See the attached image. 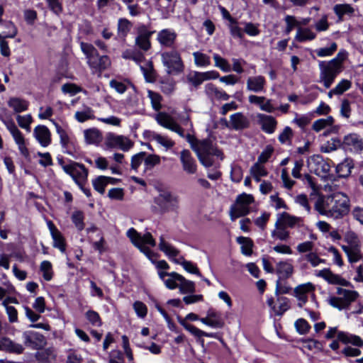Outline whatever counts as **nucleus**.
Instances as JSON below:
<instances>
[{"mask_svg": "<svg viewBox=\"0 0 363 363\" xmlns=\"http://www.w3.org/2000/svg\"><path fill=\"white\" fill-rule=\"evenodd\" d=\"M315 209L320 215L339 219L348 214L350 201L344 193L335 192L329 195H320L315 203Z\"/></svg>", "mask_w": 363, "mask_h": 363, "instance_id": "f257e3e1", "label": "nucleus"}, {"mask_svg": "<svg viewBox=\"0 0 363 363\" xmlns=\"http://www.w3.org/2000/svg\"><path fill=\"white\" fill-rule=\"evenodd\" d=\"M63 171L72 179L75 184L88 199L91 197L90 188L86 186L89 171L84 164L69 160L67 165L63 166Z\"/></svg>", "mask_w": 363, "mask_h": 363, "instance_id": "f03ea898", "label": "nucleus"}, {"mask_svg": "<svg viewBox=\"0 0 363 363\" xmlns=\"http://www.w3.org/2000/svg\"><path fill=\"white\" fill-rule=\"evenodd\" d=\"M159 195L154 199V203L162 213L177 212L179 208L180 199L178 195L163 188H158Z\"/></svg>", "mask_w": 363, "mask_h": 363, "instance_id": "7ed1b4c3", "label": "nucleus"}, {"mask_svg": "<svg viewBox=\"0 0 363 363\" xmlns=\"http://www.w3.org/2000/svg\"><path fill=\"white\" fill-rule=\"evenodd\" d=\"M161 59L168 74L178 75L184 72L185 66L180 52L176 48L163 52Z\"/></svg>", "mask_w": 363, "mask_h": 363, "instance_id": "20e7f679", "label": "nucleus"}, {"mask_svg": "<svg viewBox=\"0 0 363 363\" xmlns=\"http://www.w3.org/2000/svg\"><path fill=\"white\" fill-rule=\"evenodd\" d=\"M336 294L340 296H332L329 299V303L333 308L341 311L347 309L351 303L359 297V293L357 291L345 289L341 287L337 288Z\"/></svg>", "mask_w": 363, "mask_h": 363, "instance_id": "39448f33", "label": "nucleus"}, {"mask_svg": "<svg viewBox=\"0 0 363 363\" xmlns=\"http://www.w3.org/2000/svg\"><path fill=\"white\" fill-rule=\"evenodd\" d=\"M320 82L328 89L334 83L336 77L342 72V69L332 64L329 61H320Z\"/></svg>", "mask_w": 363, "mask_h": 363, "instance_id": "423d86ee", "label": "nucleus"}, {"mask_svg": "<svg viewBox=\"0 0 363 363\" xmlns=\"http://www.w3.org/2000/svg\"><path fill=\"white\" fill-rule=\"evenodd\" d=\"M50 121L54 125L56 132L60 137V145L62 148L65 150L64 152L76 157V155L79 150V147L78 146L76 140L70 138L66 130L62 128L61 125L54 119H50Z\"/></svg>", "mask_w": 363, "mask_h": 363, "instance_id": "0eeeda50", "label": "nucleus"}, {"mask_svg": "<svg viewBox=\"0 0 363 363\" xmlns=\"http://www.w3.org/2000/svg\"><path fill=\"white\" fill-rule=\"evenodd\" d=\"M23 344L32 350H42L47 345L45 337L35 330H26L22 334Z\"/></svg>", "mask_w": 363, "mask_h": 363, "instance_id": "6e6552de", "label": "nucleus"}, {"mask_svg": "<svg viewBox=\"0 0 363 363\" xmlns=\"http://www.w3.org/2000/svg\"><path fill=\"white\" fill-rule=\"evenodd\" d=\"M155 30H148L147 26L140 24L137 28L138 35L135 38L136 45L142 50L147 52L151 48L150 38Z\"/></svg>", "mask_w": 363, "mask_h": 363, "instance_id": "1a4fd4ad", "label": "nucleus"}, {"mask_svg": "<svg viewBox=\"0 0 363 363\" xmlns=\"http://www.w3.org/2000/svg\"><path fill=\"white\" fill-rule=\"evenodd\" d=\"M106 144L108 147H118L124 152L128 151L134 145V143L129 138L113 133H109L107 135Z\"/></svg>", "mask_w": 363, "mask_h": 363, "instance_id": "9d476101", "label": "nucleus"}, {"mask_svg": "<svg viewBox=\"0 0 363 363\" xmlns=\"http://www.w3.org/2000/svg\"><path fill=\"white\" fill-rule=\"evenodd\" d=\"M343 149L354 153L363 151V139L357 133H349L342 140Z\"/></svg>", "mask_w": 363, "mask_h": 363, "instance_id": "9b49d317", "label": "nucleus"}, {"mask_svg": "<svg viewBox=\"0 0 363 363\" xmlns=\"http://www.w3.org/2000/svg\"><path fill=\"white\" fill-rule=\"evenodd\" d=\"M48 226L53 240V247L58 249L62 253L65 252L67 249V242L62 233L51 220L48 223Z\"/></svg>", "mask_w": 363, "mask_h": 363, "instance_id": "f8f14e48", "label": "nucleus"}, {"mask_svg": "<svg viewBox=\"0 0 363 363\" xmlns=\"http://www.w3.org/2000/svg\"><path fill=\"white\" fill-rule=\"evenodd\" d=\"M177 38V33L170 28H164L158 32L157 40L162 47L175 48L174 44Z\"/></svg>", "mask_w": 363, "mask_h": 363, "instance_id": "ddd939ff", "label": "nucleus"}, {"mask_svg": "<svg viewBox=\"0 0 363 363\" xmlns=\"http://www.w3.org/2000/svg\"><path fill=\"white\" fill-rule=\"evenodd\" d=\"M230 130H242L250 125V121L242 112L235 113L230 116Z\"/></svg>", "mask_w": 363, "mask_h": 363, "instance_id": "4468645a", "label": "nucleus"}, {"mask_svg": "<svg viewBox=\"0 0 363 363\" xmlns=\"http://www.w3.org/2000/svg\"><path fill=\"white\" fill-rule=\"evenodd\" d=\"M259 124L262 131L267 134H272L275 132L277 126V121L270 115L259 113L257 115Z\"/></svg>", "mask_w": 363, "mask_h": 363, "instance_id": "2eb2a0df", "label": "nucleus"}, {"mask_svg": "<svg viewBox=\"0 0 363 363\" xmlns=\"http://www.w3.org/2000/svg\"><path fill=\"white\" fill-rule=\"evenodd\" d=\"M33 135L42 147H48L52 142L51 133L44 125H38L34 128Z\"/></svg>", "mask_w": 363, "mask_h": 363, "instance_id": "dca6fc26", "label": "nucleus"}, {"mask_svg": "<svg viewBox=\"0 0 363 363\" xmlns=\"http://www.w3.org/2000/svg\"><path fill=\"white\" fill-rule=\"evenodd\" d=\"M180 161L185 172L191 174L196 173L197 167L196 160L189 150L184 149L181 152Z\"/></svg>", "mask_w": 363, "mask_h": 363, "instance_id": "f3484780", "label": "nucleus"}, {"mask_svg": "<svg viewBox=\"0 0 363 363\" xmlns=\"http://www.w3.org/2000/svg\"><path fill=\"white\" fill-rule=\"evenodd\" d=\"M301 220V218L292 216L287 212H282L278 214V218L275 223L276 228H280L279 226L286 228H294Z\"/></svg>", "mask_w": 363, "mask_h": 363, "instance_id": "a211bd4d", "label": "nucleus"}, {"mask_svg": "<svg viewBox=\"0 0 363 363\" xmlns=\"http://www.w3.org/2000/svg\"><path fill=\"white\" fill-rule=\"evenodd\" d=\"M24 347L19 343H17L9 337H3L1 339V348L0 350L16 354H23L24 352Z\"/></svg>", "mask_w": 363, "mask_h": 363, "instance_id": "6ab92c4d", "label": "nucleus"}, {"mask_svg": "<svg viewBox=\"0 0 363 363\" xmlns=\"http://www.w3.org/2000/svg\"><path fill=\"white\" fill-rule=\"evenodd\" d=\"M176 279L180 282L178 285L179 291L182 294H194L196 291V284L193 281L186 279L179 274H172Z\"/></svg>", "mask_w": 363, "mask_h": 363, "instance_id": "aec40b11", "label": "nucleus"}, {"mask_svg": "<svg viewBox=\"0 0 363 363\" xmlns=\"http://www.w3.org/2000/svg\"><path fill=\"white\" fill-rule=\"evenodd\" d=\"M265 84V78L262 75L250 77L247 80V89L259 93L264 90Z\"/></svg>", "mask_w": 363, "mask_h": 363, "instance_id": "412c9836", "label": "nucleus"}, {"mask_svg": "<svg viewBox=\"0 0 363 363\" xmlns=\"http://www.w3.org/2000/svg\"><path fill=\"white\" fill-rule=\"evenodd\" d=\"M337 337L338 340L344 344H351L358 347H363V340L358 335L340 331L337 333Z\"/></svg>", "mask_w": 363, "mask_h": 363, "instance_id": "4be33fe9", "label": "nucleus"}, {"mask_svg": "<svg viewBox=\"0 0 363 363\" xmlns=\"http://www.w3.org/2000/svg\"><path fill=\"white\" fill-rule=\"evenodd\" d=\"M354 166V160L352 158H345L344 161L336 166V172L338 177L340 178H345L350 176Z\"/></svg>", "mask_w": 363, "mask_h": 363, "instance_id": "5701e85b", "label": "nucleus"}, {"mask_svg": "<svg viewBox=\"0 0 363 363\" xmlns=\"http://www.w3.org/2000/svg\"><path fill=\"white\" fill-rule=\"evenodd\" d=\"M88 64L91 68L101 72L108 68L111 65V61L108 55L100 56L99 55V57H95L92 60L88 62Z\"/></svg>", "mask_w": 363, "mask_h": 363, "instance_id": "b1692460", "label": "nucleus"}, {"mask_svg": "<svg viewBox=\"0 0 363 363\" xmlns=\"http://www.w3.org/2000/svg\"><path fill=\"white\" fill-rule=\"evenodd\" d=\"M315 290L314 284L311 282H307L297 286L294 290V296L298 301H304L308 297V293H313Z\"/></svg>", "mask_w": 363, "mask_h": 363, "instance_id": "393cba45", "label": "nucleus"}, {"mask_svg": "<svg viewBox=\"0 0 363 363\" xmlns=\"http://www.w3.org/2000/svg\"><path fill=\"white\" fill-rule=\"evenodd\" d=\"M334 13L337 16L338 21H343L344 16L347 15L351 17L354 15V9L349 4H339L335 5L333 8Z\"/></svg>", "mask_w": 363, "mask_h": 363, "instance_id": "a878e982", "label": "nucleus"}, {"mask_svg": "<svg viewBox=\"0 0 363 363\" xmlns=\"http://www.w3.org/2000/svg\"><path fill=\"white\" fill-rule=\"evenodd\" d=\"M8 106L12 108L16 113H21L28 109L29 102L18 97H11L8 101Z\"/></svg>", "mask_w": 363, "mask_h": 363, "instance_id": "bb28decb", "label": "nucleus"}, {"mask_svg": "<svg viewBox=\"0 0 363 363\" xmlns=\"http://www.w3.org/2000/svg\"><path fill=\"white\" fill-rule=\"evenodd\" d=\"M342 249L347 255L348 261L350 263L357 262L362 258L361 246L356 247L354 245L353 247H347L346 245H342Z\"/></svg>", "mask_w": 363, "mask_h": 363, "instance_id": "cd10ccee", "label": "nucleus"}, {"mask_svg": "<svg viewBox=\"0 0 363 363\" xmlns=\"http://www.w3.org/2000/svg\"><path fill=\"white\" fill-rule=\"evenodd\" d=\"M173 262L177 264L182 265L187 272L202 277V274L197 265L191 261L186 260L184 257H181L179 259H174Z\"/></svg>", "mask_w": 363, "mask_h": 363, "instance_id": "c85d7f7f", "label": "nucleus"}, {"mask_svg": "<svg viewBox=\"0 0 363 363\" xmlns=\"http://www.w3.org/2000/svg\"><path fill=\"white\" fill-rule=\"evenodd\" d=\"M294 272V267L291 264L281 261L277 264V274H279V279H286L289 278Z\"/></svg>", "mask_w": 363, "mask_h": 363, "instance_id": "c756f323", "label": "nucleus"}, {"mask_svg": "<svg viewBox=\"0 0 363 363\" xmlns=\"http://www.w3.org/2000/svg\"><path fill=\"white\" fill-rule=\"evenodd\" d=\"M316 38V34L308 28L298 27L295 40L299 43H303L308 40H313Z\"/></svg>", "mask_w": 363, "mask_h": 363, "instance_id": "7c9ffc66", "label": "nucleus"}, {"mask_svg": "<svg viewBox=\"0 0 363 363\" xmlns=\"http://www.w3.org/2000/svg\"><path fill=\"white\" fill-rule=\"evenodd\" d=\"M317 276L324 279L330 284L338 285L340 275L334 274L330 269L325 268L318 272Z\"/></svg>", "mask_w": 363, "mask_h": 363, "instance_id": "2f4dec72", "label": "nucleus"}, {"mask_svg": "<svg viewBox=\"0 0 363 363\" xmlns=\"http://www.w3.org/2000/svg\"><path fill=\"white\" fill-rule=\"evenodd\" d=\"M237 242L241 245V252L243 255L246 256L252 255L254 242L251 238L239 236L237 238Z\"/></svg>", "mask_w": 363, "mask_h": 363, "instance_id": "473e14b6", "label": "nucleus"}, {"mask_svg": "<svg viewBox=\"0 0 363 363\" xmlns=\"http://www.w3.org/2000/svg\"><path fill=\"white\" fill-rule=\"evenodd\" d=\"M84 138L88 144H98L101 140V132L96 128H90L84 131Z\"/></svg>", "mask_w": 363, "mask_h": 363, "instance_id": "72a5a7b5", "label": "nucleus"}, {"mask_svg": "<svg viewBox=\"0 0 363 363\" xmlns=\"http://www.w3.org/2000/svg\"><path fill=\"white\" fill-rule=\"evenodd\" d=\"M250 213V208H246L240 205H233L230 207V220L234 221L235 219L245 216Z\"/></svg>", "mask_w": 363, "mask_h": 363, "instance_id": "f704fd0d", "label": "nucleus"}, {"mask_svg": "<svg viewBox=\"0 0 363 363\" xmlns=\"http://www.w3.org/2000/svg\"><path fill=\"white\" fill-rule=\"evenodd\" d=\"M159 247L160 250L164 252L169 257L176 259L175 257H177L179 254V250H178L169 243L167 242L162 237L160 238Z\"/></svg>", "mask_w": 363, "mask_h": 363, "instance_id": "c9c22d12", "label": "nucleus"}, {"mask_svg": "<svg viewBox=\"0 0 363 363\" xmlns=\"http://www.w3.org/2000/svg\"><path fill=\"white\" fill-rule=\"evenodd\" d=\"M80 48L82 52L88 59V62L92 60L95 57H99V52L92 44L81 42Z\"/></svg>", "mask_w": 363, "mask_h": 363, "instance_id": "e433bc0d", "label": "nucleus"}, {"mask_svg": "<svg viewBox=\"0 0 363 363\" xmlns=\"http://www.w3.org/2000/svg\"><path fill=\"white\" fill-rule=\"evenodd\" d=\"M71 220L79 231H82L84 229V214L82 211L77 210L74 211L72 214Z\"/></svg>", "mask_w": 363, "mask_h": 363, "instance_id": "4c0bfd02", "label": "nucleus"}, {"mask_svg": "<svg viewBox=\"0 0 363 363\" xmlns=\"http://www.w3.org/2000/svg\"><path fill=\"white\" fill-rule=\"evenodd\" d=\"M176 82L173 79L164 78L160 80V89L165 95L172 94L175 89Z\"/></svg>", "mask_w": 363, "mask_h": 363, "instance_id": "58836bf2", "label": "nucleus"}, {"mask_svg": "<svg viewBox=\"0 0 363 363\" xmlns=\"http://www.w3.org/2000/svg\"><path fill=\"white\" fill-rule=\"evenodd\" d=\"M85 318L89 323L95 327H101L103 325V321L99 313L92 309L88 310L85 313Z\"/></svg>", "mask_w": 363, "mask_h": 363, "instance_id": "ea45409f", "label": "nucleus"}, {"mask_svg": "<svg viewBox=\"0 0 363 363\" xmlns=\"http://www.w3.org/2000/svg\"><path fill=\"white\" fill-rule=\"evenodd\" d=\"M338 147L343 149L342 140L339 138H333L331 141H328L326 145L321 147L320 150L322 152L328 153L337 150Z\"/></svg>", "mask_w": 363, "mask_h": 363, "instance_id": "a19ab883", "label": "nucleus"}, {"mask_svg": "<svg viewBox=\"0 0 363 363\" xmlns=\"http://www.w3.org/2000/svg\"><path fill=\"white\" fill-rule=\"evenodd\" d=\"M131 27V23L127 18H120L118 21V35L120 38H125Z\"/></svg>", "mask_w": 363, "mask_h": 363, "instance_id": "79ce46f5", "label": "nucleus"}, {"mask_svg": "<svg viewBox=\"0 0 363 363\" xmlns=\"http://www.w3.org/2000/svg\"><path fill=\"white\" fill-rule=\"evenodd\" d=\"M74 118L79 123H84L88 120H93L95 118L94 111L90 107H86L84 111H77Z\"/></svg>", "mask_w": 363, "mask_h": 363, "instance_id": "37998d69", "label": "nucleus"}, {"mask_svg": "<svg viewBox=\"0 0 363 363\" xmlns=\"http://www.w3.org/2000/svg\"><path fill=\"white\" fill-rule=\"evenodd\" d=\"M145 133H151L152 135V140L157 141L159 144L167 149L172 148L174 145V142L169 139L167 137L162 136L155 132L146 131Z\"/></svg>", "mask_w": 363, "mask_h": 363, "instance_id": "c03bdc74", "label": "nucleus"}, {"mask_svg": "<svg viewBox=\"0 0 363 363\" xmlns=\"http://www.w3.org/2000/svg\"><path fill=\"white\" fill-rule=\"evenodd\" d=\"M40 269L45 281H50L53 277L52 265L50 261L44 260L40 263Z\"/></svg>", "mask_w": 363, "mask_h": 363, "instance_id": "a18cd8bd", "label": "nucleus"}, {"mask_svg": "<svg viewBox=\"0 0 363 363\" xmlns=\"http://www.w3.org/2000/svg\"><path fill=\"white\" fill-rule=\"evenodd\" d=\"M149 67H140L145 80L148 83H154L156 81V71L154 69L152 62L148 63Z\"/></svg>", "mask_w": 363, "mask_h": 363, "instance_id": "49530a36", "label": "nucleus"}, {"mask_svg": "<svg viewBox=\"0 0 363 363\" xmlns=\"http://www.w3.org/2000/svg\"><path fill=\"white\" fill-rule=\"evenodd\" d=\"M194 63L198 67H207L211 65V59L208 55L201 52L193 53Z\"/></svg>", "mask_w": 363, "mask_h": 363, "instance_id": "de8ad7c7", "label": "nucleus"}, {"mask_svg": "<svg viewBox=\"0 0 363 363\" xmlns=\"http://www.w3.org/2000/svg\"><path fill=\"white\" fill-rule=\"evenodd\" d=\"M92 185L95 191L103 195L105 193L107 183L105 180V176L100 175L92 179Z\"/></svg>", "mask_w": 363, "mask_h": 363, "instance_id": "09e8293b", "label": "nucleus"}, {"mask_svg": "<svg viewBox=\"0 0 363 363\" xmlns=\"http://www.w3.org/2000/svg\"><path fill=\"white\" fill-rule=\"evenodd\" d=\"M255 202V198L252 194L242 193L238 195L235 200L237 205H240L246 208H250V205Z\"/></svg>", "mask_w": 363, "mask_h": 363, "instance_id": "8fccbe9b", "label": "nucleus"}, {"mask_svg": "<svg viewBox=\"0 0 363 363\" xmlns=\"http://www.w3.org/2000/svg\"><path fill=\"white\" fill-rule=\"evenodd\" d=\"M201 72L194 71L193 74L186 76V81L195 89H197L204 82L203 77L201 75Z\"/></svg>", "mask_w": 363, "mask_h": 363, "instance_id": "3c124183", "label": "nucleus"}, {"mask_svg": "<svg viewBox=\"0 0 363 363\" xmlns=\"http://www.w3.org/2000/svg\"><path fill=\"white\" fill-rule=\"evenodd\" d=\"M213 60L215 61V66L220 68L222 71L225 72L231 71V67L226 59L215 53L213 55Z\"/></svg>", "mask_w": 363, "mask_h": 363, "instance_id": "603ef678", "label": "nucleus"}, {"mask_svg": "<svg viewBox=\"0 0 363 363\" xmlns=\"http://www.w3.org/2000/svg\"><path fill=\"white\" fill-rule=\"evenodd\" d=\"M186 330L190 332L192 335L197 337H213L214 335L213 333H208L206 332H204L196 326H194L192 324L190 323H185V325L184 327Z\"/></svg>", "mask_w": 363, "mask_h": 363, "instance_id": "864d4df0", "label": "nucleus"}, {"mask_svg": "<svg viewBox=\"0 0 363 363\" xmlns=\"http://www.w3.org/2000/svg\"><path fill=\"white\" fill-rule=\"evenodd\" d=\"M148 97L151 101L154 110L159 111L162 108L161 101H162V96L159 93L149 90Z\"/></svg>", "mask_w": 363, "mask_h": 363, "instance_id": "5fc2aeb1", "label": "nucleus"}, {"mask_svg": "<svg viewBox=\"0 0 363 363\" xmlns=\"http://www.w3.org/2000/svg\"><path fill=\"white\" fill-rule=\"evenodd\" d=\"M147 155L146 152H140L132 156L130 160V167L131 169L135 172H138V168L141 165L142 162L144 161L145 157Z\"/></svg>", "mask_w": 363, "mask_h": 363, "instance_id": "6e6d98bb", "label": "nucleus"}, {"mask_svg": "<svg viewBox=\"0 0 363 363\" xmlns=\"http://www.w3.org/2000/svg\"><path fill=\"white\" fill-rule=\"evenodd\" d=\"M156 121L159 125L167 129L174 121L173 118L165 112L159 113L156 117Z\"/></svg>", "mask_w": 363, "mask_h": 363, "instance_id": "4d7b16f0", "label": "nucleus"}, {"mask_svg": "<svg viewBox=\"0 0 363 363\" xmlns=\"http://www.w3.org/2000/svg\"><path fill=\"white\" fill-rule=\"evenodd\" d=\"M160 157L155 154L147 155L144 160L146 169H152L155 166L160 164Z\"/></svg>", "mask_w": 363, "mask_h": 363, "instance_id": "13d9d810", "label": "nucleus"}, {"mask_svg": "<svg viewBox=\"0 0 363 363\" xmlns=\"http://www.w3.org/2000/svg\"><path fill=\"white\" fill-rule=\"evenodd\" d=\"M348 52L345 50L342 49L339 51L337 55L332 60H329V62L336 65L341 69H343V62L346 60Z\"/></svg>", "mask_w": 363, "mask_h": 363, "instance_id": "bf43d9fd", "label": "nucleus"}, {"mask_svg": "<svg viewBox=\"0 0 363 363\" xmlns=\"http://www.w3.org/2000/svg\"><path fill=\"white\" fill-rule=\"evenodd\" d=\"M297 333L300 335H305L311 329L310 324L304 318H298L294 323Z\"/></svg>", "mask_w": 363, "mask_h": 363, "instance_id": "052dcab7", "label": "nucleus"}, {"mask_svg": "<svg viewBox=\"0 0 363 363\" xmlns=\"http://www.w3.org/2000/svg\"><path fill=\"white\" fill-rule=\"evenodd\" d=\"M337 49V45L336 43L333 42L330 47L321 48L315 50V52L318 57H323L331 56Z\"/></svg>", "mask_w": 363, "mask_h": 363, "instance_id": "680f3d73", "label": "nucleus"}, {"mask_svg": "<svg viewBox=\"0 0 363 363\" xmlns=\"http://www.w3.org/2000/svg\"><path fill=\"white\" fill-rule=\"evenodd\" d=\"M243 177V171L242 167L238 165H233L230 170V178L231 180L235 183H240Z\"/></svg>", "mask_w": 363, "mask_h": 363, "instance_id": "e2e57ef3", "label": "nucleus"}, {"mask_svg": "<svg viewBox=\"0 0 363 363\" xmlns=\"http://www.w3.org/2000/svg\"><path fill=\"white\" fill-rule=\"evenodd\" d=\"M14 141L17 144L19 152L21 154V155L23 156L26 160H30V155L29 150L28 149V147L26 145L24 136H23V137L17 139V140H14Z\"/></svg>", "mask_w": 363, "mask_h": 363, "instance_id": "0e129e2a", "label": "nucleus"}, {"mask_svg": "<svg viewBox=\"0 0 363 363\" xmlns=\"http://www.w3.org/2000/svg\"><path fill=\"white\" fill-rule=\"evenodd\" d=\"M133 308L138 317L141 318L146 317L147 314V307L143 302L140 301H135Z\"/></svg>", "mask_w": 363, "mask_h": 363, "instance_id": "69168bd1", "label": "nucleus"}, {"mask_svg": "<svg viewBox=\"0 0 363 363\" xmlns=\"http://www.w3.org/2000/svg\"><path fill=\"white\" fill-rule=\"evenodd\" d=\"M273 152V147L271 145H267L266 148L258 156L257 162L262 164L266 163L271 157Z\"/></svg>", "mask_w": 363, "mask_h": 363, "instance_id": "338daca9", "label": "nucleus"}, {"mask_svg": "<svg viewBox=\"0 0 363 363\" xmlns=\"http://www.w3.org/2000/svg\"><path fill=\"white\" fill-rule=\"evenodd\" d=\"M24 19L29 26H33L38 18L37 11L34 9H26L23 12Z\"/></svg>", "mask_w": 363, "mask_h": 363, "instance_id": "774afa93", "label": "nucleus"}]
</instances>
